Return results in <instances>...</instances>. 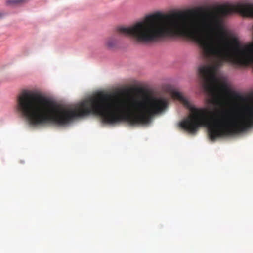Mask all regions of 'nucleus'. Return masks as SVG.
<instances>
[{
  "mask_svg": "<svg viewBox=\"0 0 253 253\" xmlns=\"http://www.w3.org/2000/svg\"><path fill=\"white\" fill-rule=\"evenodd\" d=\"M15 108L29 125L36 127L51 123L63 126L89 114L99 116L103 123L108 124L126 121V97L109 94H100L71 108L58 106L37 90L23 89L16 97Z\"/></svg>",
  "mask_w": 253,
  "mask_h": 253,
  "instance_id": "f03ea898",
  "label": "nucleus"
},
{
  "mask_svg": "<svg viewBox=\"0 0 253 253\" xmlns=\"http://www.w3.org/2000/svg\"><path fill=\"white\" fill-rule=\"evenodd\" d=\"M25 0H8L7 4L9 5H18L23 3Z\"/></svg>",
  "mask_w": 253,
  "mask_h": 253,
  "instance_id": "20e7f679",
  "label": "nucleus"
},
{
  "mask_svg": "<svg viewBox=\"0 0 253 253\" xmlns=\"http://www.w3.org/2000/svg\"><path fill=\"white\" fill-rule=\"evenodd\" d=\"M196 43L203 60L214 65L201 66L198 73L202 85L219 103L227 97L238 98L236 113H214L196 108V128H250L253 126V101L232 91L216 77L217 67L223 62L253 68V3L221 5L196 17Z\"/></svg>",
  "mask_w": 253,
  "mask_h": 253,
  "instance_id": "f257e3e1",
  "label": "nucleus"
},
{
  "mask_svg": "<svg viewBox=\"0 0 253 253\" xmlns=\"http://www.w3.org/2000/svg\"><path fill=\"white\" fill-rule=\"evenodd\" d=\"M118 41V35L111 36L106 39L105 41V45L108 48H114L117 46Z\"/></svg>",
  "mask_w": 253,
  "mask_h": 253,
  "instance_id": "7ed1b4c3",
  "label": "nucleus"
}]
</instances>
